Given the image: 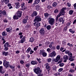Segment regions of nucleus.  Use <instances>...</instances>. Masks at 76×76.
Here are the masks:
<instances>
[{"instance_id":"69168bd1","label":"nucleus","mask_w":76,"mask_h":76,"mask_svg":"<svg viewBox=\"0 0 76 76\" xmlns=\"http://www.w3.org/2000/svg\"><path fill=\"white\" fill-rule=\"evenodd\" d=\"M20 63L21 64H23L24 63V61L23 60H21L20 61Z\"/></svg>"},{"instance_id":"a878e982","label":"nucleus","mask_w":76,"mask_h":76,"mask_svg":"<svg viewBox=\"0 0 76 76\" xmlns=\"http://www.w3.org/2000/svg\"><path fill=\"white\" fill-rule=\"evenodd\" d=\"M69 60H70V61H74V58H73V57H69Z\"/></svg>"},{"instance_id":"bf43d9fd","label":"nucleus","mask_w":76,"mask_h":76,"mask_svg":"<svg viewBox=\"0 0 76 76\" xmlns=\"http://www.w3.org/2000/svg\"><path fill=\"white\" fill-rule=\"evenodd\" d=\"M28 19H29V17H28V16H26L24 19L27 20H28Z\"/></svg>"},{"instance_id":"a211bd4d","label":"nucleus","mask_w":76,"mask_h":76,"mask_svg":"<svg viewBox=\"0 0 76 76\" xmlns=\"http://www.w3.org/2000/svg\"><path fill=\"white\" fill-rule=\"evenodd\" d=\"M2 35L3 37H5V36H7V33H6V32L5 31H4L2 32Z\"/></svg>"},{"instance_id":"f03ea898","label":"nucleus","mask_w":76,"mask_h":76,"mask_svg":"<svg viewBox=\"0 0 76 76\" xmlns=\"http://www.w3.org/2000/svg\"><path fill=\"white\" fill-rule=\"evenodd\" d=\"M54 21H55V20L53 18L50 17L48 18V22H49V24H50L51 26L53 25Z\"/></svg>"},{"instance_id":"c9c22d12","label":"nucleus","mask_w":76,"mask_h":76,"mask_svg":"<svg viewBox=\"0 0 76 76\" xmlns=\"http://www.w3.org/2000/svg\"><path fill=\"white\" fill-rule=\"evenodd\" d=\"M73 13V10H71L69 11V15H72Z\"/></svg>"},{"instance_id":"c85d7f7f","label":"nucleus","mask_w":76,"mask_h":76,"mask_svg":"<svg viewBox=\"0 0 76 76\" xmlns=\"http://www.w3.org/2000/svg\"><path fill=\"white\" fill-rule=\"evenodd\" d=\"M4 3L6 4H7L9 3V0H4Z\"/></svg>"},{"instance_id":"603ef678","label":"nucleus","mask_w":76,"mask_h":76,"mask_svg":"<svg viewBox=\"0 0 76 76\" xmlns=\"http://www.w3.org/2000/svg\"><path fill=\"white\" fill-rule=\"evenodd\" d=\"M61 16H62V15H59V14L57 16V17L56 18V20H57V19H58V18H59Z\"/></svg>"},{"instance_id":"aec40b11","label":"nucleus","mask_w":76,"mask_h":76,"mask_svg":"<svg viewBox=\"0 0 76 76\" xmlns=\"http://www.w3.org/2000/svg\"><path fill=\"white\" fill-rule=\"evenodd\" d=\"M57 3L56 2H53L52 4V6L54 7H56L57 6Z\"/></svg>"},{"instance_id":"0e129e2a","label":"nucleus","mask_w":76,"mask_h":76,"mask_svg":"<svg viewBox=\"0 0 76 76\" xmlns=\"http://www.w3.org/2000/svg\"><path fill=\"white\" fill-rule=\"evenodd\" d=\"M51 49H52V50H53V51H54V50L55 49H56V47H54V46Z\"/></svg>"},{"instance_id":"7ed1b4c3","label":"nucleus","mask_w":76,"mask_h":76,"mask_svg":"<svg viewBox=\"0 0 76 76\" xmlns=\"http://www.w3.org/2000/svg\"><path fill=\"white\" fill-rule=\"evenodd\" d=\"M41 20V17L39 16H37L35 17L34 20V22H40Z\"/></svg>"},{"instance_id":"39448f33","label":"nucleus","mask_w":76,"mask_h":76,"mask_svg":"<svg viewBox=\"0 0 76 76\" xmlns=\"http://www.w3.org/2000/svg\"><path fill=\"white\" fill-rule=\"evenodd\" d=\"M9 64V62H7L6 61H4V62L3 65L5 67V68H7V67H9L10 66Z\"/></svg>"},{"instance_id":"3c124183","label":"nucleus","mask_w":76,"mask_h":76,"mask_svg":"<svg viewBox=\"0 0 76 76\" xmlns=\"http://www.w3.org/2000/svg\"><path fill=\"white\" fill-rule=\"evenodd\" d=\"M68 56L69 57H72V53L70 52L69 54H68Z\"/></svg>"},{"instance_id":"7c9ffc66","label":"nucleus","mask_w":76,"mask_h":76,"mask_svg":"<svg viewBox=\"0 0 76 76\" xmlns=\"http://www.w3.org/2000/svg\"><path fill=\"white\" fill-rule=\"evenodd\" d=\"M40 51V52L39 53V54L40 55H42V54L43 53H44V50H41Z\"/></svg>"},{"instance_id":"4d7b16f0","label":"nucleus","mask_w":76,"mask_h":76,"mask_svg":"<svg viewBox=\"0 0 76 76\" xmlns=\"http://www.w3.org/2000/svg\"><path fill=\"white\" fill-rule=\"evenodd\" d=\"M69 72H71V73H73V72H75V70L74 69H71L69 71Z\"/></svg>"},{"instance_id":"b1692460","label":"nucleus","mask_w":76,"mask_h":76,"mask_svg":"<svg viewBox=\"0 0 76 76\" xmlns=\"http://www.w3.org/2000/svg\"><path fill=\"white\" fill-rule=\"evenodd\" d=\"M40 2V0H36L34 1V3L36 4H38Z\"/></svg>"},{"instance_id":"5701e85b","label":"nucleus","mask_w":76,"mask_h":76,"mask_svg":"<svg viewBox=\"0 0 76 76\" xmlns=\"http://www.w3.org/2000/svg\"><path fill=\"white\" fill-rule=\"evenodd\" d=\"M64 60H68L69 59V57L66 55H65L63 58Z\"/></svg>"},{"instance_id":"49530a36","label":"nucleus","mask_w":76,"mask_h":76,"mask_svg":"<svg viewBox=\"0 0 76 76\" xmlns=\"http://www.w3.org/2000/svg\"><path fill=\"white\" fill-rule=\"evenodd\" d=\"M31 49V48H28L27 49V50L26 51V52H27V53H29Z\"/></svg>"},{"instance_id":"09e8293b","label":"nucleus","mask_w":76,"mask_h":76,"mask_svg":"<svg viewBox=\"0 0 76 76\" xmlns=\"http://www.w3.org/2000/svg\"><path fill=\"white\" fill-rule=\"evenodd\" d=\"M64 65V63H61L59 64V66L60 67H63Z\"/></svg>"},{"instance_id":"2f4dec72","label":"nucleus","mask_w":76,"mask_h":76,"mask_svg":"<svg viewBox=\"0 0 76 76\" xmlns=\"http://www.w3.org/2000/svg\"><path fill=\"white\" fill-rule=\"evenodd\" d=\"M54 75L55 76H60V73L59 72H57L56 74H55Z\"/></svg>"},{"instance_id":"0eeeda50","label":"nucleus","mask_w":76,"mask_h":76,"mask_svg":"<svg viewBox=\"0 0 76 76\" xmlns=\"http://www.w3.org/2000/svg\"><path fill=\"white\" fill-rule=\"evenodd\" d=\"M61 57V56L60 55H58V56L56 57V58L54 60L55 62H57L58 61H59V60L60 59V58Z\"/></svg>"},{"instance_id":"2eb2a0df","label":"nucleus","mask_w":76,"mask_h":76,"mask_svg":"<svg viewBox=\"0 0 76 76\" xmlns=\"http://www.w3.org/2000/svg\"><path fill=\"white\" fill-rule=\"evenodd\" d=\"M46 65V68L47 70H48V72H49V71L50 70V67L49 66V64H47L45 65Z\"/></svg>"},{"instance_id":"1a4fd4ad","label":"nucleus","mask_w":76,"mask_h":76,"mask_svg":"<svg viewBox=\"0 0 76 76\" xmlns=\"http://www.w3.org/2000/svg\"><path fill=\"white\" fill-rule=\"evenodd\" d=\"M37 15H38L37 12L36 11H35L33 12L32 14H31V17H34V16H37Z\"/></svg>"},{"instance_id":"79ce46f5","label":"nucleus","mask_w":76,"mask_h":76,"mask_svg":"<svg viewBox=\"0 0 76 76\" xmlns=\"http://www.w3.org/2000/svg\"><path fill=\"white\" fill-rule=\"evenodd\" d=\"M63 20V18H60L59 20V22H62Z\"/></svg>"},{"instance_id":"c03bdc74","label":"nucleus","mask_w":76,"mask_h":76,"mask_svg":"<svg viewBox=\"0 0 76 76\" xmlns=\"http://www.w3.org/2000/svg\"><path fill=\"white\" fill-rule=\"evenodd\" d=\"M25 4L24 2H21V7H23L25 6Z\"/></svg>"},{"instance_id":"37998d69","label":"nucleus","mask_w":76,"mask_h":76,"mask_svg":"<svg viewBox=\"0 0 76 76\" xmlns=\"http://www.w3.org/2000/svg\"><path fill=\"white\" fill-rule=\"evenodd\" d=\"M47 61L48 63H50L51 61V58H49L47 59Z\"/></svg>"},{"instance_id":"6e6d98bb","label":"nucleus","mask_w":76,"mask_h":76,"mask_svg":"<svg viewBox=\"0 0 76 76\" xmlns=\"http://www.w3.org/2000/svg\"><path fill=\"white\" fill-rule=\"evenodd\" d=\"M53 70H54V71H56V67L55 66H54L53 67Z\"/></svg>"},{"instance_id":"9d476101","label":"nucleus","mask_w":76,"mask_h":76,"mask_svg":"<svg viewBox=\"0 0 76 76\" xmlns=\"http://www.w3.org/2000/svg\"><path fill=\"white\" fill-rule=\"evenodd\" d=\"M22 12L21 11H19L17 12V15L18 17L21 18V16H22Z\"/></svg>"},{"instance_id":"e433bc0d","label":"nucleus","mask_w":76,"mask_h":76,"mask_svg":"<svg viewBox=\"0 0 76 76\" xmlns=\"http://www.w3.org/2000/svg\"><path fill=\"white\" fill-rule=\"evenodd\" d=\"M58 10L57 9H56L54 11V13H58Z\"/></svg>"},{"instance_id":"6ab92c4d","label":"nucleus","mask_w":76,"mask_h":76,"mask_svg":"<svg viewBox=\"0 0 76 76\" xmlns=\"http://www.w3.org/2000/svg\"><path fill=\"white\" fill-rule=\"evenodd\" d=\"M2 41H3V43L4 44L6 42V39L5 38V37H2L1 39Z\"/></svg>"},{"instance_id":"338daca9","label":"nucleus","mask_w":76,"mask_h":76,"mask_svg":"<svg viewBox=\"0 0 76 76\" xmlns=\"http://www.w3.org/2000/svg\"><path fill=\"white\" fill-rule=\"evenodd\" d=\"M56 49H57V50H59V49H60V45H58L57 46Z\"/></svg>"},{"instance_id":"8fccbe9b","label":"nucleus","mask_w":76,"mask_h":76,"mask_svg":"<svg viewBox=\"0 0 76 76\" xmlns=\"http://www.w3.org/2000/svg\"><path fill=\"white\" fill-rule=\"evenodd\" d=\"M26 22H27V20H25V19H24L23 20V23L25 24L26 23Z\"/></svg>"},{"instance_id":"ddd939ff","label":"nucleus","mask_w":76,"mask_h":76,"mask_svg":"<svg viewBox=\"0 0 76 76\" xmlns=\"http://www.w3.org/2000/svg\"><path fill=\"white\" fill-rule=\"evenodd\" d=\"M33 24L34 25V26H36V27L37 28H38V27H39V26H40V25L41 24H40V23L39 22H36V23H34Z\"/></svg>"},{"instance_id":"f257e3e1","label":"nucleus","mask_w":76,"mask_h":76,"mask_svg":"<svg viewBox=\"0 0 76 76\" xmlns=\"http://www.w3.org/2000/svg\"><path fill=\"white\" fill-rule=\"evenodd\" d=\"M34 73L38 75L37 76H42L43 74L42 73V70L40 69V68L38 67L34 69Z\"/></svg>"},{"instance_id":"774afa93","label":"nucleus","mask_w":76,"mask_h":76,"mask_svg":"<svg viewBox=\"0 0 76 76\" xmlns=\"http://www.w3.org/2000/svg\"><path fill=\"white\" fill-rule=\"evenodd\" d=\"M75 9H76V3L74 5Z\"/></svg>"},{"instance_id":"864d4df0","label":"nucleus","mask_w":76,"mask_h":76,"mask_svg":"<svg viewBox=\"0 0 76 76\" xmlns=\"http://www.w3.org/2000/svg\"><path fill=\"white\" fill-rule=\"evenodd\" d=\"M2 14L4 15H6V11H2Z\"/></svg>"},{"instance_id":"4c0bfd02","label":"nucleus","mask_w":76,"mask_h":76,"mask_svg":"<svg viewBox=\"0 0 76 76\" xmlns=\"http://www.w3.org/2000/svg\"><path fill=\"white\" fill-rule=\"evenodd\" d=\"M70 53V52L69 50H66L65 52V54H69Z\"/></svg>"},{"instance_id":"393cba45","label":"nucleus","mask_w":76,"mask_h":76,"mask_svg":"<svg viewBox=\"0 0 76 76\" xmlns=\"http://www.w3.org/2000/svg\"><path fill=\"white\" fill-rule=\"evenodd\" d=\"M2 54L3 55H5V56H6L8 55V52H3Z\"/></svg>"},{"instance_id":"9b49d317","label":"nucleus","mask_w":76,"mask_h":76,"mask_svg":"<svg viewBox=\"0 0 76 76\" xmlns=\"http://www.w3.org/2000/svg\"><path fill=\"white\" fill-rule=\"evenodd\" d=\"M25 38H26V37H23L21 39V40L19 41L18 42L19 43H23V42H24V41L25 40Z\"/></svg>"},{"instance_id":"423d86ee","label":"nucleus","mask_w":76,"mask_h":76,"mask_svg":"<svg viewBox=\"0 0 76 76\" xmlns=\"http://www.w3.org/2000/svg\"><path fill=\"white\" fill-rule=\"evenodd\" d=\"M39 32L42 35H44L45 33V30L44 28H42L39 31Z\"/></svg>"},{"instance_id":"f8f14e48","label":"nucleus","mask_w":76,"mask_h":76,"mask_svg":"<svg viewBox=\"0 0 76 76\" xmlns=\"http://www.w3.org/2000/svg\"><path fill=\"white\" fill-rule=\"evenodd\" d=\"M16 5L15 8L16 9H19L20 7V3L19 2H16L15 3Z\"/></svg>"},{"instance_id":"a18cd8bd","label":"nucleus","mask_w":76,"mask_h":76,"mask_svg":"<svg viewBox=\"0 0 76 76\" xmlns=\"http://www.w3.org/2000/svg\"><path fill=\"white\" fill-rule=\"evenodd\" d=\"M52 7H53L50 5H48L47 7V8L48 9H50V8H52Z\"/></svg>"},{"instance_id":"4468645a","label":"nucleus","mask_w":76,"mask_h":76,"mask_svg":"<svg viewBox=\"0 0 76 76\" xmlns=\"http://www.w3.org/2000/svg\"><path fill=\"white\" fill-rule=\"evenodd\" d=\"M0 73L2 74H3L4 73V71L2 66H0Z\"/></svg>"},{"instance_id":"473e14b6","label":"nucleus","mask_w":76,"mask_h":76,"mask_svg":"<svg viewBox=\"0 0 76 76\" xmlns=\"http://www.w3.org/2000/svg\"><path fill=\"white\" fill-rule=\"evenodd\" d=\"M42 55L43 56V57H46L47 55V53L45 52H44L43 53V54H42Z\"/></svg>"},{"instance_id":"680f3d73","label":"nucleus","mask_w":76,"mask_h":76,"mask_svg":"<svg viewBox=\"0 0 76 76\" xmlns=\"http://www.w3.org/2000/svg\"><path fill=\"white\" fill-rule=\"evenodd\" d=\"M32 1H33V0H29L28 2V3H32Z\"/></svg>"},{"instance_id":"ea45409f","label":"nucleus","mask_w":76,"mask_h":76,"mask_svg":"<svg viewBox=\"0 0 76 76\" xmlns=\"http://www.w3.org/2000/svg\"><path fill=\"white\" fill-rule=\"evenodd\" d=\"M38 48V46H37L36 47H35L34 48V51H37V49Z\"/></svg>"},{"instance_id":"4be33fe9","label":"nucleus","mask_w":76,"mask_h":76,"mask_svg":"<svg viewBox=\"0 0 76 76\" xmlns=\"http://www.w3.org/2000/svg\"><path fill=\"white\" fill-rule=\"evenodd\" d=\"M9 42H6L5 44L4 45V47H8V46H9Z\"/></svg>"},{"instance_id":"c756f323","label":"nucleus","mask_w":76,"mask_h":76,"mask_svg":"<svg viewBox=\"0 0 76 76\" xmlns=\"http://www.w3.org/2000/svg\"><path fill=\"white\" fill-rule=\"evenodd\" d=\"M35 7H36L37 10H39V9L40 8V6H39V5H37Z\"/></svg>"},{"instance_id":"dca6fc26","label":"nucleus","mask_w":76,"mask_h":76,"mask_svg":"<svg viewBox=\"0 0 76 76\" xmlns=\"http://www.w3.org/2000/svg\"><path fill=\"white\" fill-rule=\"evenodd\" d=\"M6 30L7 32H10L12 31V27H10L9 28H7Z\"/></svg>"},{"instance_id":"e2e57ef3","label":"nucleus","mask_w":76,"mask_h":76,"mask_svg":"<svg viewBox=\"0 0 76 76\" xmlns=\"http://www.w3.org/2000/svg\"><path fill=\"white\" fill-rule=\"evenodd\" d=\"M5 47L4 48V50H5V51H7V50H8L9 49L8 48H7V47Z\"/></svg>"},{"instance_id":"f3484780","label":"nucleus","mask_w":76,"mask_h":76,"mask_svg":"<svg viewBox=\"0 0 76 76\" xmlns=\"http://www.w3.org/2000/svg\"><path fill=\"white\" fill-rule=\"evenodd\" d=\"M31 64H32V65H35V64H37V62L36 61H31Z\"/></svg>"},{"instance_id":"cd10ccee","label":"nucleus","mask_w":76,"mask_h":76,"mask_svg":"<svg viewBox=\"0 0 76 76\" xmlns=\"http://www.w3.org/2000/svg\"><path fill=\"white\" fill-rule=\"evenodd\" d=\"M51 26L49 25H48L46 27V28L48 30H50V29H51Z\"/></svg>"},{"instance_id":"6e6552de","label":"nucleus","mask_w":76,"mask_h":76,"mask_svg":"<svg viewBox=\"0 0 76 76\" xmlns=\"http://www.w3.org/2000/svg\"><path fill=\"white\" fill-rule=\"evenodd\" d=\"M56 55V52H55V51H53L49 55V56L51 57H55Z\"/></svg>"},{"instance_id":"bb28decb","label":"nucleus","mask_w":76,"mask_h":76,"mask_svg":"<svg viewBox=\"0 0 76 76\" xmlns=\"http://www.w3.org/2000/svg\"><path fill=\"white\" fill-rule=\"evenodd\" d=\"M44 15L45 18L47 19L48 18V13H45L44 14Z\"/></svg>"},{"instance_id":"72a5a7b5","label":"nucleus","mask_w":76,"mask_h":76,"mask_svg":"<svg viewBox=\"0 0 76 76\" xmlns=\"http://www.w3.org/2000/svg\"><path fill=\"white\" fill-rule=\"evenodd\" d=\"M13 19H14L18 20V19H19V18H18V17L17 16L14 15L13 16Z\"/></svg>"},{"instance_id":"20e7f679","label":"nucleus","mask_w":76,"mask_h":76,"mask_svg":"<svg viewBox=\"0 0 76 76\" xmlns=\"http://www.w3.org/2000/svg\"><path fill=\"white\" fill-rule=\"evenodd\" d=\"M66 9H67L66 7H64L62 8V9L61 11V12L59 13V15L60 16L61 15H64V13H65V12H64V11L66 10Z\"/></svg>"},{"instance_id":"de8ad7c7","label":"nucleus","mask_w":76,"mask_h":76,"mask_svg":"<svg viewBox=\"0 0 76 76\" xmlns=\"http://www.w3.org/2000/svg\"><path fill=\"white\" fill-rule=\"evenodd\" d=\"M67 26H66L64 28V31H65V32H66V31H67Z\"/></svg>"},{"instance_id":"5fc2aeb1","label":"nucleus","mask_w":76,"mask_h":76,"mask_svg":"<svg viewBox=\"0 0 76 76\" xmlns=\"http://www.w3.org/2000/svg\"><path fill=\"white\" fill-rule=\"evenodd\" d=\"M67 45H69V47H72L73 46V44H70V43H69L67 44Z\"/></svg>"},{"instance_id":"052dcab7","label":"nucleus","mask_w":76,"mask_h":76,"mask_svg":"<svg viewBox=\"0 0 76 76\" xmlns=\"http://www.w3.org/2000/svg\"><path fill=\"white\" fill-rule=\"evenodd\" d=\"M9 67L11 68V69H13L15 68V66H11L10 65V66H9Z\"/></svg>"},{"instance_id":"13d9d810","label":"nucleus","mask_w":76,"mask_h":76,"mask_svg":"<svg viewBox=\"0 0 76 76\" xmlns=\"http://www.w3.org/2000/svg\"><path fill=\"white\" fill-rule=\"evenodd\" d=\"M63 70V68H60L58 70V71L59 72H62Z\"/></svg>"},{"instance_id":"a19ab883","label":"nucleus","mask_w":76,"mask_h":76,"mask_svg":"<svg viewBox=\"0 0 76 76\" xmlns=\"http://www.w3.org/2000/svg\"><path fill=\"white\" fill-rule=\"evenodd\" d=\"M26 66L27 67H29V66H30V63L26 64Z\"/></svg>"},{"instance_id":"412c9836","label":"nucleus","mask_w":76,"mask_h":76,"mask_svg":"<svg viewBox=\"0 0 76 76\" xmlns=\"http://www.w3.org/2000/svg\"><path fill=\"white\" fill-rule=\"evenodd\" d=\"M69 31L70 32H71V34H74L75 32V31H73V30L72 28H70L69 30Z\"/></svg>"},{"instance_id":"f704fd0d","label":"nucleus","mask_w":76,"mask_h":76,"mask_svg":"<svg viewBox=\"0 0 76 76\" xmlns=\"http://www.w3.org/2000/svg\"><path fill=\"white\" fill-rule=\"evenodd\" d=\"M34 39L33 37H31L30 39V41L31 42H34Z\"/></svg>"},{"instance_id":"58836bf2","label":"nucleus","mask_w":76,"mask_h":76,"mask_svg":"<svg viewBox=\"0 0 76 76\" xmlns=\"http://www.w3.org/2000/svg\"><path fill=\"white\" fill-rule=\"evenodd\" d=\"M1 6H3L4 5V0H1Z\"/></svg>"}]
</instances>
